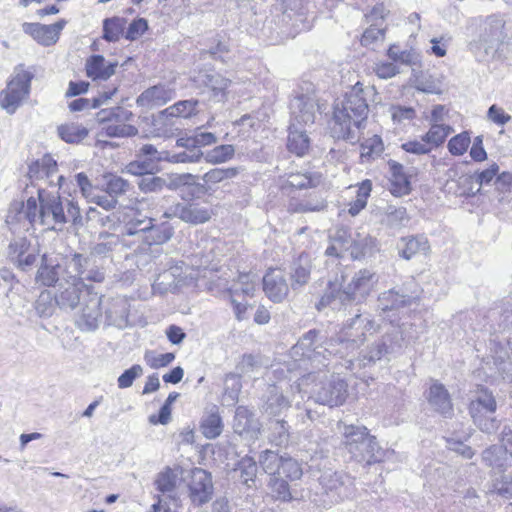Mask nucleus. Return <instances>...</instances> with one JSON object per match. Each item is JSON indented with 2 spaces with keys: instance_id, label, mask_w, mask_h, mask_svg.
<instances>
[{
  "instance_id": "1",
  "label": "nucleus",
  "mask_w": 512,
  "mask_h": 512,
  "mask_svg": "<svg viewBox=\"0 0 512 512\" xmlns=\"http://www.w3.org/2000/svg\"><path fill=\"white\" fill-rule=\"evenodd\" d=\"M24 218L31 225H40L45 230L62 231L65 224H82L80 208L73 200H65L58 193H48L38 190V202L34 197L27 199L26 203H14L10 206L7 223L20 222Z\"/></svg>"
},
{
  "instance_id": "2",
  "label": "nucleus",
  "mask_w": 512,
  "mask_h": 512,
  "mask_svg": "<svg viewBox=\"0 0 512 512\" xmlns=\"http://www.w3.org/2000/svg\"><path fill=\"white\" fill-rule=\"evenodd\" d=\"M377 92L374 86H364L357 82L343 100L334 106L331 132L334 138L343 139L351 144L357 143L369 113V102L374 101Z\"/></svg>"
},
{
  "instance_id": "3",
  "label": "nucleus",
  "mask_w": 512,
  "mask_h": 512,
  "mask_svg": "<svg viewBox=\"0 0 512 512\" xmlns=\"http://www.w3.org/2000/svg\"><path fill=\"white\" fill-rule=\"evenodd\" d=\"M509 40L505 17L493 14L480 22L479 34L469 42L468 48L479 62L498 60L502 57L503 47Z\"/></svg>"
},
{
  "instance_id": "4",
  "label": "nucleus",
  "mask_w": 512,
  "mask_h": 512,
  "mask_svg": "<svg viewBox=\"0 0 512 512\" xmlns=\"http://www.w3.org/2000/svg\"><path fill=\"white\" fill-rule=\"evenodd\" d=\"M317 336L315 330H310L292 347L290 354L295 362L311 361L325 365L322 359L326 358V354H339L341 358H347L359 347L355 339H331L323 346L316 344Z\"/></svg>"
},
{
  "instance_id": "5",
  "label": "nucleus",
  "mask_w": 512,
  "mask_h": 512,
  "mask_svg": "<svg viewBox=\"0 0 512 512\" xmlns=\"http://www.w3.org/2000/svg\"><path fill=\"white\" fill-rule=\"evenodd\" d=\"M342 434L344 445L355 461L370 465L383 460L384 450L379 446L376 438L369 434L366 427L344 425Z\"/></svg>"
},
{
  "instance_id": "6",
  "label": "nucleus",
  "mask_w": 512,
  "mask_h": 512,
  "mask_svg": "<svg viewBox=\"0 0 512 512\" xmlns=\"http://www.w3.org/2000/svg\"><path fill=\"white\" fill-rule=\"evenodd\" d=\"M33 77L22 65L18 66L6 88L0 92L1 108L13 114L28 97Z\"/></svg>"
},
{
  "instance_id": "7",
  "label": "nucleus",
  "mask_w": 512,
  "mask_h": 512,
  "mask_svg": "<svg viewBox=\"0 0 512 512\" xmlns=\"http://www.w3.org/2000/svg\"><path fill=\"white\" fill-rule=\"evenodd\" d=\"M314 400L330 407L339 406L347 397V384L338 376H330L315 384L312 390Z\"/></svg>"
},
{
  "instance_id": "8",
  "label": "nucleus",
  "mask_w": 512,
  "mask_h": 512,
  "mask_svg": "<svg viewBox=\"0 0 512 512\" xmlns=\"http://www.w3.org/2000/svg\"><path fill=\"white\" fill-rule=\"evenodd\" d=\"M378 277L375 272L364 268L355 272L351 280L345 285L342 292H339V298L353 300L357 302L363 301L375 289Z\"/></svg>"
},
{
  "instance_id": "9",
  "label": "nucleus",
  "mask_w": 512,
  "mask_h": 512,
  "mask_svg": "<svg viewBox=\"0 0 512 512\" xmlns=\"http://www.w3.org/2000/svg\"><path fill=\"white\" fill-rule=\"evenodd\" d=\"M84 291L89 292L83 279L66 270V275L58 283L56 303L61 309L73 310L80 303Z\"/></svg>"
},
{
  "instance_id": "10",
  "label": "nucleus",
  "mask_w": 512,
  "mask_h": 512,
  "mask_svg": "<svg viewBox=\"0 0 512 512\" xmlns=\"http://www.w3.org/2000/svg\"><path fill=\"white\" fill-rule=\"evenodd\" d=\"M213 483L211 475L202 468H194L190 471L188 481L189 498L196 506L209 502L213 495Z\"/></svg>"
},
{
  "instance_id": "11",
  "label": "nucleus",
  "mask_w": 512,
  "mask_h": 512,
  "mask_svg": "<svg viewBox=\"0 0 512 512\" xmlns=\"http://www.w3.org/2000/svg\"><path fill=\"white\" fill-rule=\"evenodd\" d=\"M418 298V295L407 294L402 290L390 289L381 293L378 297V308L391 324L396 321V314L405 307L411 306Z\"/></svg>"
},
{
  "instance_id": "12",
  "label": "nucleus",
  "mask_w": 512,
  "mask_h": 512,
  "mask_svg": "<svg viewBox=\"0 0 512 512\" xmlns=\"http://www.w3.org/2000/svg\"><path fill=\"white\" fill-rule=\"evenodd\" d=\"M192 80L198 87L207 88L210 101L221 103L228 99L231 80L221 74L199 71L192 77Z\"/></svg>"
},
{
  "instance_id": "13",
  "label": "nucleus",
  "mask_w": 512,
  "mask_h": 512,
  "mask_svg": "<svg viewBox=\"0 0 512 512\" xmlns=\"http://www.w3.org/2000/svg\"><path fill=\"white\" fill-rule=\"evenodd\" d=\"M326 494L331 495L333 502L350 497L354 491V479L342 472H325L320 477Z\"/></svg>"
},
{
  "instance_id": "14",
  "label": "nucleus",
  "mask_w": 512,
  "mask_h": 512,
  "mask_svg": "<svg viewBox=\"0 0 512 512\" xmlns=\"http://www.w3.org/2000/svg\"><path fill=\"white\" fill-rule=\"evenodd\" d=\"M103 120H107L110 123L105 127V133L109 137H130L134 136L138 133L136 127L130 124H126L125 122L129 121L133 114L131 111L123 108V107H114L112 108L108 114L106 111H102Z\"/></svg>"
},
{
  "instance_id": "15",
  "label": "nucleus",
  "mask_w": 512,
  "mask_h": 512,
  "mask_svg": "<svg viewBox=\"0 0 512 512\" xmlns=\"http://www.w3.org/2000/svg\"><path fill=\"white\" fill-rule=\"evenodd\" d=\"M212 210L198 203H177L163 214L165 218L177 217L182 221L198 225L208 222L212 217Z\"/></svg>"
},
{
  "instance_id": "16",
  "label": "nucleus",
  "mask_w": 512,
  "mask_h": 512,
  "mask_svg": "<svg viewBox=\"0 0 512 512\" xmlns=\"http://www.w3.org/2000/svg\"><path fill=\"white\" fill-rule=\"evenodd\" d=\"M317 110V103L313 96H296L291 101V124H296L298 127L313 124Z\"/></svg>"
},
{
  "instance_id": "17",
  "label": "nucleus",
  "mask_w": 512,
  "mask_h": 512,
  "mask_svg": "<svg viewBox=\"0 0 512 512\" xmlns=\"http://www.w3.org/2000/svg\"><path fill=\"white\" fill-rule=\"evenodd\" d=\"M65 25V20H59L51 25L24 23L23 31L30 35L39 44L43 46H51L58 41L60 32L63 30Z\"/></svg>"
},
{
  "instance_id": "18",
  "label": "nucleus",
  "mask_w": 512,
  "mask_h": 512,
  "mask_svg": "<svg viewBox=\"0 0 512 512\" xmlns=\"http://www.w3.org/2000/svg\"><path fill=\"white\" fill-rule=\"evenodd\" d=\"M101 297L97 293L87 292V299L81 308L77 323L82 330H95L101 320Z\"/></svg>"
},
{
  "instance_id": "19",
  "label": "nucleus",
  "mask_w": 512,
  "mask_h": 512,
  "mask_svg": "<svg viewBox=\"0 0 512 512\" xmlns=\"http://www.w3.org/2000/svg\"><path fill=\"white\" fill-rule=\"evenodd\" d=\"M260 422L246 407L239 406L236 409L233 428L235 433L249 440H255L260 433Z\"/></svg>"
},
{
  "instance_id": "20",
  "label": "nucleus",
  "mask_w": 512,
  "mask_h": 512,
  "mask_svg": "<svg viewBox=\"0 0 512 512\" xmlns=\"http://www.w3.org/2000/svg\"><path fill=\"white\" fill-rule=\"evenodd\" d=\"M69 267L77 272V277L90 282L100 283L105 279L103 269L95 265L92 257H84L81 254H75L70 261Z\"/></svg>"
},
{
  "instance_id": "21",
  "label": "nucleus",
  "mask_w": 512,
  "mask_h": 512,
  "mask_svg": "<svg viewBox=\"0 0 512 512\" xmlns=\"http://www.w3.org/2000/svg\"><path fill=\"white\" fill-rule=\"evenodd\" d=\"M263 290L273 302H281L288 294V284L283 271L269 270L263 277Z\"/></svg>"
},
{
  "instance_id": "22",
  "label": "nucleus",
  "mask_w": 512,
  "mask_h": 512,
  "mask_svg": "<svg viewBox=\"0 0 512 512\" xmlns=\"http://www.w3.org/2000/svg\"><path fill=\"white\" fill-rule=\"evenodd\" d=\"M393 349L389 347L386 342L383 340L381 342L375 343L369 351L365 353H360L358 358H348L345 360L346 368L355 371H359L362 368H365L369 365L375 364L376 361L382 359L383 356L390 353Z\"/></svg>"
},
{
  "instance_id": "23",
  "label": "nucleus",
  "mask_w": 512,
  "mask_h": 512,
  "mask_svg": "<svg viewBox=\"0 0 512 512\" xmlns=\"http://www.w3.org/2000/svg\"><path fill=\"white\" fill-rule=\"evenodd\" d=\"M155 219L151 220V228L147 229L143 235L141 242L143 246L139 247L142 252H153L152 245H162L168 242L173 234L174 228L166 222L155 224Z\"/></svg>"
},
{
  "instance_id": "24",
  "label": "nucleus",
  "mask_w": 512,
  "mask_h": 512,
  "mask_svg": "<svg viewBox=\"0 0 512 512\" xmlns=\"http://www.w3.org/2000/svg\"><path fill=\"white\" fill-rule=\"evenodd\" d=\"M130 303L121 296L112 298L106 307L105 315L108 324L125 328L129 323Z\"/></svg>"
},
{
  "instance_id": "25",
  "label": "nucleus",
  "mask_w": 512,
  "mask_h": 512,
  "mask_svg": "<svg viewBox=\"0 0 512 512\" xmlns=\"http://www.w3.org/2000/svg\"><path fill=\"white\" fill-rule=\"evenodd\" d=\"M314 16L309 12L308 5L302 3H294L284 12V21L290 22L295 33L308 31L313 26Z\"/></svg>"
},
{
  "instance_id": "26",
  "label": "nucleus",
  "mask_w": 512,
  "mask_h": 512,
  "mask_svg": "<svg viewBox=\"0 0 512 512\" xmlns=\"http://www.w3.org/2000/svg\"><path fill=\"white\" fill-rule=\"evenodd\" d=\"M175 96L174 89L166 85H155L146 89L137 98V103L146 108H153L165 105L168 101L172 100Z\"/></svg>"
},
{
  "instance_id": "27",
  "label": "nucleus",
  "mask_w": 512,
  "mask_h": 512,
  "mask_svg": "<svg viewBox=\"0 0 512 512\" xmlns=\"http://www.w3.org/2000/svg\"><path fill=\"white\" fill-rule=\"evenodd\" d=\"M117 62H108L102 55H92L85 63L86 75L93 81H105L115 74Z\"/></svg>"
},
{
  "instance_id": "28",
  "label": "nucleus",
  "mask_w": 512,
  "mask_h": 512,
  "mask_svg": "<svg viewBox=\"0 0 512 512\" xmlns=\"http://www.w3.org/2000/svg\"><path fill=\"white\" fill-rule=\"evenodd\" d=\"M259 281L260 276L255 272L240 273L228 289L230 297H253Z\"/></svg>"
},
{
  "instance_id": "29",
  "label": "nucleus",
  "mask_w": 512,
  "mask_h": 512,
  "mask_svg": "<svg viewBox=\"0 0 512 512\" xmlns=\"http://www.w3.org/2000/svg\"><path fill=\"white\" fill-rule=\"evenodd\" d=\"M153 217L144 216L141 213H136L132 216L123 227L122 232V243L124 246H129L132 242L129 240L130 237L136 238L137 241H141L146 230L151 228V220Z\"/></svg>"
},
{
  "instance_id": "30",
  "label": "nucleus",
  "mask_w": 512,
  "mask_h": 512,
  "mask_svg": "<svg viewBox=\"0 0 512 512\" xmlns=\"http://www.w3.org/2000/svg\"><path fill=\"white\" fill-rule=\"evenodd\" d=\"M291 406V401L283 391L275 385L268 387L262 411L271 416H278Z\"/></svg>"
},
{
  "instance_id": "31",
  "label": "nucleus",
  "mask_w": 512,
  "mask_h": 512,
  "mask_svg": "<svg viewBox=\"0 0 512 512\" xmlns=\"http://www.w3.org/2000/svg\"><path fill=\"white\" fill-rule=\"evenodd\" d=\"M397 249L402 258L410 260L418 254L427 255L430 251V245L423 236H408L399 240Z\"/></svg>"
},
{
  "instance_id": "32",
  "label": "nucleus",
  "mask_w": 512,
  "mask_h": 512,
  "mask_svg": "<svg viewBox=\"0 0 512 512\" xmlns=\"http://www.w3.org/2000/svg\"><path fill=\"white\" fill-rule=\"evenodd\" d=\"M427 399L435 411L445 416L451 414L453 410L451 398L443 384L435 381L429 388Z\"/></svg>"
},
{
  "instance_id": "33",
  "label": "nucleus",
  "mask_w": 512,
  "mask_h": 512,
  "mask_svg": "<svg viewBox=\"0 0 512 512\" xmlns=\"http://www.w3.org/2000/svg\"><path fill=\"white\" fill-rule=\"evenodd\" d=\"M238 167L213 168L202 176L203 184H197L202 192L213 191V187L224 180L235 178L239 174Z\"/></svg>"
},
{
  "instance_id": "34",
  "label": "nucleus",
  "mask_w": 512,
  "mask_h": 512,
  "mask_svg": "<svg viewBox=\"0 0 512 512\" xmlns=\"http://www.w3.org/2000/svg\"><path fill=\"white\" fill-rule=\"evenodd\" d=\"M391 173L390 191L395 196H404L410 193L411 185L407 175L404 173V167L396 161L389 162Z\"/></svg>"
},
{
  "instance_id": "35",
  "label": "nucleus",
  "mask_w": 512,
  "mask_h": 512,
  "mask_svg": "<svg viewBox=\"0 0 512 512\" xmlns=\"http://www.w3.org/2000/svg\"><path fill=\"white\" fill-rule=\"evenodd\" d=\"M496 400L491 392L481 389L477 392L475 399L470 403V414L474 416H483V414H493L496 411Z\"/></svg>"
},
{
  "instance_id": "36",
  "label": "nucleus",
  "mask_w": 512,
  "mask_h": 512,
  "mask_svg": "<svg viewBox=\"0 0 512 512\" xmlns=\"http://www.w3.org/2000/svg\"><path fill=\"white\" fill-rule=\"evenodd\" d=\"M311 268L312 264L310 256L305 253L300 254L292 266L291 285L293 289L301 287L308 282L310 278Z\"/></svg>"
},
{
  "instance_id": "37",
  "label": "nucleus",
  "mask_w": 512,
  "mask_h": 512,
  "mask_svg": "<svg viewBox=\"0 0 512 512\" xmlns=\"http://www.w3.org/2000/svg\"><path fill=\"white\" fill-rule=\"evenodd\" d=\"M287 147L297 156L305 155L310 147V139L302 127L290 124Z\"/></svg>"
},
{
  "instance_id": "38",
  "label": "nucleus",
  "mask_w": 512,
  "mask_h": 512,
  "mask_svg": "<svg viewBox=\"0 0 512 512\" xmlns=\"http://www.w3.org/2000/svg\"><path fill=\"white\" fill-rule=\"evenodd\" d=\"M489 492L505 499H512V475L505 473V471H494L491 474Z\"/></svg>"
},
{
  "instance_id": "39",
  "label": "nucleus",
  "mask_w": 512,
  "mask_h": 512,
  "mask_svg": "<svg viewBox=\"0 0 512 512\" xmlns=\"http://www.w3.org/2000/svg\"><path fill=\"white\" fill-rule=\"evenodd\" d=\"M507 449L503 446L492 445L485 449L482 459L485 464L493 469H499V472L506 470Z\"/></svg>"
},
{
  "instance_id": "40",
  "label": "nucleus",
  "mask_w": 512,
  "mask_h": 512,
  "mask_svg": "<svg viewBox=\"0 0 512 512\" xmlns=\"http://www.w3.org/2000/svg\"><path fill=\"white\" fill-rule=\"evenodd\" d=\"M452 132H454V129L450 125L433 123L430 124L429 130L422 135V139L432 148L439 147Z\"/></svg>"
},
{
  "instance_id": "41",
  "label": "nucleus",
  "mask_w": 512,
  "mask_h": 512,
  "mask_svg": "<svg viewBox=\"0 0 512 512\" xmlns=\"http://www.w3.org/2000/svg\"><path fill=\"white\" fill-rule=\"evenodd\" d=\"M327 207V202L321 197H310L300 201H291L288 205L290 213L319 212Z\"/></svg>"
},
{
  "instance_id": "42",
  "label": "nucleus",
  "mask_w": 512,
  "mask_h": 512,
  "mask_svg": "<svg viewBox=\"0 0 512 512\" xmlns=\"http://www.w3.org/2000/svg\"><path fill=\"white\" fill-rule=\"evenodd\" d=\"M320 183V176H313L308 173H291L287 176L285 181L281 184L283 190L288 187L295 189H306L315 187Z\"/></svg>"
},
{
  "instance_id": "43",
  "label": "nucleus",
  "mask_w": 512,
  "mask_h": 512,
  "mask_svg": "<svg viewBox=\"0 0 512 512\" xmlns=\"http://www.w3.org/2000/svg\"><path fill=\"white\" fill-rule=\"evenodd\" d=\"M57 130L59 137L67 143H79L88 135L87 128L77 123L62 124Z\"/></svg>"
},
{
  "instance_id": "44",
  "label": "nucleus",
  "mask_w": 512,
  "mask_h": 512,
  "mask_svg": "<svg viewBox=\"0 0 512 512\" xmlns=\"http://www.w3.org/2000/svg\"><path fill=\"white\" fill-rule=\"evenodd\" d=\"M63 275H66L60 265H41L38 269L36 281L44 286H52L60 282Z\"/></svg>"
},
{
  "instance_id": "45",
  "label": "nucleus",
  "mask_w": 512,
  "mask_h": 512,
  "mask_svg": "<svg viewBox=\"0 0 512 512\" xmlns=\"http://www.w3.org/2000/svg\"><path fill=\"white\" fill-rule=\"evenodd\" d=\"M234 155V146L230 144H223L207 151L205 154H203V157L207 163L217 165L230 161Z\"/></svg>"
},
{
  "instance_id": "46",
  "label": "nucleus",
  "mask_w": 512,
  "mask_h": 512,
  "mask_svg": "<svg viewBox=\"0 0 512 512\" xmlns=\"http://www.w3.org/2000/svg\"><path fill=\"white\" fill-rule=\"evenodd\" d=\"M199 104L198 100H182L166 108L162 113L171 117L188 118L196 113Z\"/></svg>"
},
{
  "instance_id": "47",
  "label": "nucleus",
  "mask_w": 512,
  "mask_h": 512,
  "mask_svg": "<svg viewBox=\"0 0 512 512\" xmlns=\"http://www.w3.org/2000/svg\"><path fill=\"white\" fill-rule=\"evenodd\" d=\"M126 20L121 17L107 18L103 21V38L109 42L119 40L125 28Z\"/></svg>"
},
{
  "instance_id": "48",
  "label": "nucleus",
  "mask_w": 512,
  "mask_h": 512,
  "mask_svg": "<svg viewBox=\"0 0 512 512\" xmlns=\"http://www.w3.org/2000/svg\"><path fill=\"white\" fill-rule=\"evenodd\" d=\"M201 431L208 439L218 437L222 432V421L218 413L212 412L207 414L201 422Z\"/></svg>"
},
{
  "instance_id": "49",
  "label": "nucleus",
  "mask_w": 512,
  "mask_h": 512,
  "mask_svg": "<svg viewBox=\"0 0 512 512\" xmlns=\"http://www.w3.org/2000/svg\"><path fill=\"white\" fill-rule=\"evenodd\" d=\"M361 37V44L370 47L382 43L385 39L386 26L379 23H368Z\"/></svg>"
},
{
  "instance_id": "50",
  "label": "nucleus",
  "mask_w": 512,
  "mask_h": 512,
  "mask_svg": "<svg viewBox=\"0 0 512 512\" xmlns=\"http://www.w3.org/2000/svg\"><path fill=\"white\" fill-rule=\"evenodd\" d=\"M283 456H279L276 452L266 450L261 453L259 462L265 473L273 476H281L280 468Z\"/></svg>"
},
{
  "instance_id": "51",
  "label": "nucleus",
  "mask_w": 512,
  "mask_h": 512,
  "mask_svg": "<svg viewBox=\"0 0 512 512\" xmlns=\"http://www.w3.org/2000/svg\"><path fill=\"white\" fill-rule=\"evenodd\" d=\"M56 294L53 296L49 291H43L35 302V310L40 317H50L56 308Z\"/></svg>"
},
{
  "instance_id": "52",
  "label": "nucleus",
  "mask_w": 512,
  "mask_h": 512,
  "mask_svg": "<svg viewBox=\"0 0 512 512\" xmlns=\"http://www.w3.org/2000/svg\"><path fill=\"white\" fill-rule=\"evenodd\" d=\"M101 241L96 243L92 249L89 257L95 260L96 256H106L112 252L119 244L118 236L114 234H106L100 236Z\"/></svg>"
},
{
  "instance_id": "53",
  "label": "nucleus",
  "mask_w": 512,
  "mask_h": 512,
  "mask_svg": "<svg viewBox=\"0 0 512 512\" xmlns=\"http://www.w3.org/2000/svg\"><path fill=\"white\" fill-rule=\"evenodd\" d=\"M388 57L394 62L405 65H416L419 62V55L414 50H400L396 45H391L387 51Z\"/></svg>"
},
{
  "instance_id": "54",
  "label": "nucleus",
  "mask_w": 512,
  "mask_h": 512,
  "mask_svg": "<svg viewBox=\"0 0 512 512\" xmlns=\"http://www.w3.org/2000/svg\"><path fill=\"white\" fill-rule=\"evenodd\" d=\"M471 144L470 133L467 131L461 132L453 136L447 144L449 153L453 156H462L466 153Z\"/></svg>"
},
{
  "instance_id": "55",
  "label": "nucleus",
  "mask_w": 512,
  "mask_h": 512,
  "mask_svg": "<svg viewBox=\"0 0 512 512\" xmlns=\"http://www.w3.org/2000/svg\"><path fill=\"white\" fill-rule=\"evenodd\" d=\"M345 242H349V235L346 230H337L331 239V244L327 247L325 254L327 256L344 257L346 253Z\"/></svg>"
},
{
  "instance_id": "56",
  "label": "nucleus",
  "mask_w": 512,
  "mask_h": 512,
  "mask_svg": "<svg viewBox=\"0 0 512 512\" xmlns=\"http://www.w3.org/2000/svg\"><path fill=\"white\" fill-rule=\"evenodd\" d=\"M372 242L371 238L353 240L349 237V242H345L346 253H349L354 260L360 259L366 254L368 248L371 247Z\"/></svg>"
},
{
  "instance_id": "57",
  "label": "nucleus",
  "mask_w": 512,
  "mask_h": 512,
  "mask_svg": "<svg viewBox=\"0 0 512 512\" xmlns=\"http://www.w3.org/2000/svg\"><path fill=\"white\" fill-rule=\"evenodd\" d=\"M177 481L178 473L174 469L166 468L158 475L156 485L161 492H171L176 487Z\"/></svg>"
},
{
  "instance_id": "58",
  "label": "nucleus",
  "mask_w": 512,
  "mask_h": 512,
  "mask_svg": "<svg viewBox=\"0 0 512 512\" xmlns=\"http://www.w3.org/2000/svg\"><path fill=\"white\" fill-rule=\"evenodd\" d=\"M384 150L382 139L378 135L366 139L361 144V156L374 158L381 155Z\"/></svg>"
},
{
  "instance_id": "59",
  "label": "nucleus",
  "mask_w": 512,
  "mask_h": 512,
  "mask_svg": "<svg viewBox=\"0 0 512 512\" xmlns=\"http://www.w3.org/2000/svg\"><path fill=\"white\" fill-rule=\"evenodd\" d=\"M137 185L143 193H152L161 191L166 186V181L159 176L152 175L151 173L141 177Z\"/></svg>"
},
{
  "instance_id": "60",
  "label": "nucleus",
  "mask_w": 512,
  "mask_h": 512,
  "mask_svg": "<svg viewBox=\"0 0 512 512\" xmlns=\"http://www.w3.org/2000/svg\"><path fill=\"white\" fill-rule=\"evenodd\" d=\"M30 250V243L26 237L14 238L8 246V257L16 263V261L24 256Z\"/></svg>"
},
{
  "instance_id": "61",
  "label": "nucleus",
  "mask_w": 512,
  "mask_h": 512,
  "mask_svg": "<svg viewBox=\"0 0 512 512\" xmlns=\"http://www.w3.org/2000/svg\"><path fill=\"white\" fill-rule=\"evenodd\" d=\"M125 169L131 175L144 177L152 173L154 162L152 159H138L130 162Z\"/></svg>"
},
{
  "instance_id": "62",
  "label": "nucleus",
  "mask_w": 512,
  "mask_h": 512,
  "mask_svg": "<svg viewBox=\"0 0 512 512\" xmlns=\"http://www.w3.org/2000/svg\"><path fill=\"white\" fill-rule=\"evenodd\" d=\"M240 477L246 485L249 486V481H254L257 474V464L251 457H244L239 462Z\"/></svg>"
},
{
  "instance_id": "63",
  "label": "nucleus",
  "mask_w": 512,
  "mask_h": 512,
  "mask_svg": "<svg viewBox=\"0 0 512 512\" xmlns=\"http://www.w3.org/2000/svg\"><path fill=\"white\" fill-rule=\"evenodd\" d=\"M280 472L281 476L283 475L290 480L300 479L303 473L300 464L290 457L282 458Z\"/></svg>"
},
{
  "instance_id": "64",
  "label": "nucleus",
  "mask_w": 512,
  "mask_h": 512,
  "mask_svg": "<svg viewBox=\"0 0 512 512\" xmlns=\"http://www.w3.org/2000/svg\"><path fill=\"white\" fill-rule=\"evenodd\" d=\"M241 391L239 376L235 373L227 374L225 377V398L232 403L238 400Z\"/></svg>"
}]
</instances>
